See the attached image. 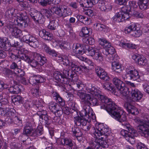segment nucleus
<instances>
[{
    "instance_id": "7",
    "label": "nucleus",
    "mask_w": 149,
    "mask_h": 149,
    "mask_svg": "<svg viewBox=\"0 0 149 149\" xmlns=\"http://www.w3.org/2000/svg\"><path fill=\"white\" fill-rule=\"evenodd\" d=\"M51 11L59 17H63L69 15L71 13L69 8H64L61 5L55 6L51 8Z\"/></svg>"
},
{
    "instance_id": "40",
    "label": "nucleus",
    "mask_w": 149,
    "mask_h": 149,
    "mask_svg": "<svg viewBox=\"0 0 149 149\" xmlns=\"http://www.w3.org/2000/svg\"><path fill=\"white\" fill-rule=\"evenodd\" d=\"M91 30V29L87 27H83L79 33V35L82 37H85L86 35H88Z\"/></svg>"
},
{
    "instance_id": "43",
    "label": "nucleus",
    "mask_w": 149,
    "mask_h": 149,
    "mask_svg": "<svg viewBox=\"0 0 149 149\" xmlns=\"http://www.w3.org/2000/svg\"><path fill=\"white\" fill-rule=\"evenodd\" d=\"M9 91L12 93L17 94L21 91V90L19 88V87H18L17 85H16L14 86L10 87L9 88Z\"/></svg>"
},
{
    "instance_id": "48",
    "label": "nucleus",
    "mask_w": 149,
    "mask_h": 149,
    "mask_svg": "<svg viewBox=\"0 0 149 149\" xmlns=\"http://www.w3.org/2000/svg\"><path fill=\"white\" fill-rule=\"evenodd\" d=\"M67 66H68V68H71L72 70H74L77 72L80 71V68H79V67L77 66L72 62H70L69 61L68 64Z\"/></svg>"
},
{
    "instance_id": "36",
    "label": "nucleus",
    "mask_w": 149,
    "mask_h": 149,
    "mask_svg": "<svg viewBox=\"0 0 149 149\" xmlns=\"http://www.w3.org/2000/svg\"><path fill=\"white\" fill-rule=\"evenodd\" d=\"M56 59L59 62H62L63 64L65 65H67L69 63V60L67 56L64 55L62 56H57Z\"/></svg>"
},
{
    "instance_id": "5",
    "label": "nucleus",
    "mask_w": 149,
    "mask_h": 149,
    "mask_svg": "<svg viewBox=\"0 0 149 149\" xmlns=\"http://www.w3.org/2000/svg\"><path fill=\"white\" fill-rule=\"evenodd\" d=\"M135 120L139 124L137 127L139 132L143 134L145 136L149 138V116L145 115L143 119L140 120L137 118Z\"/></svg>"
},
{
    "instance_id": "17",
    "label": "nucleus",
    "mask_w": 149,
    "mask_h": 149,
    "mask_svg": "<svg viewBox=\"0 0 149 149\" xmlns=\"http://www.w3.org/2000/svg\"><path fill=\"white\" fill-rule=\"evenodd\" d=\"M97 75L101 79L105 81H109L110 78L107 73L103 69L100 67H98L96 70Z\"/></svg>"
},
{
    "instance_id": "26",
    "label": "nucleus",
    "mask_w": 149,
    "mask_h": 149,
    "mask_svg": "<svg viewBox=\"0 0 149 149\" xmlns=\"http://www.w3.org/2000/svg\"><path fill=\"white\" fill-rule=\"evenodd\" d=\"M33 19L40 24H42L44 22V18L42 12H37L35 15H33L32 13L30 14Z\"/></svg>"
},
{
    "instance_id": "11",
    "label": "nucleus",
    "mask_w": 149,
    "mask_h": 149,
    "mask_svg": "<svg viewBox=\"0 0 149 149\" xmlns=\"http://www.w3.org/2000/svg\"><path fill=\"white\" fill-rule=\"evenodd\" d=\"M129 17V14L121 10V11L116 13L113 19L114 22H120L127 19Z\"/></svg>"
},
{
    "instance_id": "13",
    "label": "nucleus",
    "mask_w": 149,
    "mask_h": 149,
    "mask_svg": "<svg viewBox=\"0 0 149 149\" xmlns=\"http://www.w3.org/2000/svg\"><path fill=\"white\" fill-rule=\"evenodd\" d=\"M122 125L125 127L128 130L130 134V138L131 139L130 143L132 144L134 141V139L135 137L136 136L137 134L136 130L134 129L128 123L125 124H122Z\"/></svg>"
},
{
    "instance_id": "61",
    "label": "nucleus",
    "mask_w": 149,
    "mask_h": 149,
    "mask_svg": "<svg viewBox=\"0 0 149 149\" xmlns=\"http://www.w3.org/2000/svg\"><path fill=\"white\" fill-rule=\"evenodd\" d=\"M32 104V103L30 101L26 100L24 102L23 105L26 109H29L30 108Z\"/></svg>"
},
{
    "instance_id": "29",
    "label": "nucleus",
    "mask_w": 149,
    "mask_h": 149,
    "mask_svg": "<svg viewBox=\"0 0 149 149\" xmlns=\"http://www.w3.org/2000/svg\"><path fill=\"white\" fill-rule=\"evenodd\" d=\"M43 129L42 127L39 126L37 129L33 130L32 132V133L31 135L32 137L36 138L39 136L41 135L43 133Z\"/></svg>"
},
{
    "instance_id": "51",
    "label": "nucleus",
    "mask_w": 149,
    "mask_h": 149,
    "mask_svg": "<svg viewBox=\"0 0 149 149\" xmlns=\"http://www.w3.org/2000/svg\"><path fill=\"white\" fill-rule=\"evenodd\" d=\"M93 56V58L95 60L102 61L103 60L102 55L100 52H99V50H97L95 52V54Z\"/></svg>"
},
{
    "instance_id": "58",
    "label": "nucleus",
    "mask_w": 149,
    "mask_h": 149,
    "mask_svg": "<svg viewBox=\"0 0 149 149\" xmlns=\"http://www.w3.org/2000/svg\"><path fill=\"white\" fill-rule=\"evenodd\" d=\"M40 118H42V120H44L43 121V122H44V123H45V125L46 126H48L50 124V123L49 121V118L47 114L44 115L43 116H40Z\"/></svg>"
},
{
    "instance_id": "49",
    "label": "nucleus",
    "mask_w": 149,
    "mask_h": 149,
    "mask_svg": "<svg viewBox=\"0 0 149 149\" xmlns=\"http://www.w3.org/2000/svg\"><path fill=\"white\" fill-rule=\"evenodd\" d=\"M120 134L124 136L126 140L130 143L131 139H130V138L129 132L125 130H123L120 132Z\"/></svg>"
},
{
    "instance_id": "31",
    "label": "nucleus",
    "mask_w": 149,
    "mask_h": 149,
    "mask_svg": "<svg viewBox=\"0 0 149 149\" xmlns=\"http://www.w3.org/2000/svg\"><path fill=\"white\" fill-rule=\"evenodd\" d=\"M111 66L112 70L116 72H119L122 70L120 65L117 59L112 62Z\"/></svg>"
},
{
    "instance_id": "56",
    "label": "nucleus",
    "mask_w": 149,
    "mask_h": 149,
    "mask_svg": "<svg viewBox=\"0 0 149 149\" xmlns=\"http://www.w3.org/2000/svg\"><path fill=\"white\" fill-rule=\"evenodd\" d=\"M106 27L105 25L101 24L96 23L94 25V28L97 31H102Z\"/></svg>"
},
{
    "instance_id": "46",
    "label": "nucleus",
    "mask_w": 149,
    "mask_h": 149,
    "mask_svg": "<svg viewBox=\"0 0 149 149\" xmlns=\"http://www.w3.org/2000/svg\"><path fill=\"white\" fill-rule=\"evenodd\" d=\"M103 87L105 90L110 91L113 92L114 91V89L113 88L112 84L109 82H106L102 85Z\"/></svg>"
},
{
    "instance_id": "32",
    "label": "nucleus",
    "mask_w": 149,
    "mask_h": 149,
    "mask_svg": "<svg viewBox=\"0 0 149 149\" xmlns=\"http://www.w3.org/2000/svg\"><path fill=\"white\" fill-rule=\"evenodd\" d=\"M52 95L54 99L56 100V102L61 105L63 106L64 105L63 100L57 92H53L52 93Z\"/></svg>"
},
{
    "instance_id": "54",
    "label": "nucleus",
    "mask_w": 149,
    "mask_h": 149,
    "mask_svg": "<svg viewBox=\"0 0 149 149\" xmlns=\"http://www.w3.org/2000/svg\"><path fill=\"white\" fill-rule=\"evenodd\" d=\"M58 44L61 49H65L69 46L68 43L65 41L61 42L60 40L58 41Z\"/></svg>"
},
{
    "instance_id": "15",
    "label": "nucleus",
    "mask_w": 149,
    "mask_h": 149,
    "mask_svg": "<svg viewBox=\"0 0 149 149\" xmlns=\"http://www.w3.org/2000/svg\"><path fill=\"white\" fill-rule=\"evenodd\" d=\"M7 28L8 29L13 36L18 38L20 37L22 35L21 30L14 26L10 24H8Z\"/></svg>"
},
{
    "instance_id": "23",
    "label": "nucleus",
    "mask_w": 149,
    "mask_h": 149,
    "mask_svg": "<svg viewBox=\"0 0 149 149\" xmlns=\"http://www.w3.org/2000/svg\"><path fill=\"white\" fill-rule=\"evenodd\" d=\"M39 35L45 40H50L53 38L52 34L46 31L45 29H42L39 31Z\"/></svg>"
},
{
    "instance_id": "14",
    "label": "nucleus",
    "mask_w": 149,
    "mask_h": 149,
    "mask_svg": "<svg viewBox=\"0 0 149 149\" xmlns=\"http://www.w3.org/2000/svg\"><path fill=\"white\" fill-rule=\"evenodd\" d=\"M137 8V6L135 1H130L122 8V10L129 14L130 12L134 11V9Z\"/></svg>"
},
{
    "instance_id": "19",
    "label": "nucleus",
    "mask_w": 149,
    "mask_h": 149,
    "mask_svg": "<svg viewBox=\"0 0 149 149\" xmlns=\"http://www.w3.org/2000/svg\"><path fill=\"white\" fill-rule=\"evenodd\" d=\"M45 81V79L39 75H34L31 77L29 80L31 84H33L38 83H42Z\"/></svg>"
},
{
    "instance_id": "10",
    "label": "nucleus",
    "mask_w": 149,
    "mask_h": 149,
    "mask_svg": "<svg viewBox=\"0 0 149 149\" xmlns=\"http://www.w3.org/2000/svg\"><path fill=\"white\" fill-rule=\"evenodd\" d=\"M95 137L96 139L93 144V148H95L94 149H100V146L104 148H107L108 147L109 145H111V143L109 141L104 140V136L101 137Z\"/></svg>"
},
{
    "instance_id": "52",
    "label": "nucleus",
    "mask_w": 149,
    "mask_h": 149,
    "mask_svg": "<svg viewBox=\"0 0 149 149\" xmlns=\"http://www.w3.org/2000/svg\"><path fill=\"white\" fill-rule=\"evenodd\" d=\"M53 77L56 80L58 81H61L63 80V78L62 76V73L59 72H54L53 74Z\"/></svg>"
},
{
    "instance_id": "33",
    "label": "nucleus",
    "mask_w": 149,
    "mask_h": 149,
    "mask_svg": "<svg viewBox=\"0 0 149 149\" xmlns=\"http://www.w3.org/2000/svg\"><path fill=\"white\" fill-rule=\"evenodd\" d=\"M33 130V129L31 127V124L29 123H27L24 128L23 130L24 134L26 136L31 135Z\"/></svg>"
},
{
    "instance_id": "1",
    "label": "nucleus",
    "mask_w": 149,
    "mask_h": 149,
    "mask_svg": "<svg viewBox=\"0 0 149 149\" xmlns=\"http://www.w3.org/2000/svg\"><path fill=\"white\" fill-rule=\"evenodd\" d=\"M80 97L82 102L87 105H84L83 109L80 112L79 114L81 117L78 116L74 117L75 124L78 126L82 127L83 130L85 131L88 130L91 127L88 123L87 124V121L88 120H95L96 117L93 113L92 109L89 106V104L91 100V95L89 94L83 93H80Z\"/></svg>"
},
{
    "instance_id": "59",
    "label": "nucleus",
    "mask_w": 149,
    "mask_h": 149,
    "mask_svg": "<svg viewBox=\"0 0 149 149\" xmlns=\"http://www.w3.org/2000/svg\"><path fill=\"white\" fill-rule=\"evenodd\" d=\"M69 105L71 109L75 111V113H77V105L74 102H72L69 103Z\"/></svg>"
},
{
    "instance_id": "44",
    "label": "nucleus",
    "mask_w": 149,
    "mask_h": 149,
    "mask_svg": "<svg viewBox=\"0 0 149 149\" xmlns=\"http://www.w3.org/2000/svg\"><path fill=\"white\" fill-rule=\"evenodd\" d=\"M69 70L67 69V70H64L63 72V74H62L63 80H62V82L65 84H67V82L66 81H67L68 79L67 77H68L69 76Z\"/></svg>"
},
{
    "instance_id": "45",
    "label": "nucleus",
    "mask_w": 149,
    "mask_h": 149,
    "mask_svg": "<svg viewBox=\"0 0 149 149\" xmlns=\"http://www.w3.org/2000/svg\"><path fill=\"white\" fill-rule=\"evenodd\" d=\"M12 100L13 102L15 105H18L19 104L22 103V98L20 96H14L12 97Z\"/></svg>"
},
{
    "instance_id": "25",
    "label": "nucleus",
    "mask_w": 149,
    "mask_h": 149,
    "mask_svg": "<svg viewBox=\"0 0 149 149\" xmlns=\"http://www.w3.org/2000/svg\"><path fill=\"white\" fill-rule=\"evenodd\" d=\"M118 91L124 98L128 99L130 98V92L128 88L125 86V85L119 88Z\"/></svg>"
},
{
    "instance_id": "35",
    "label": "nucleus",
    "mask_w": 149,
    "mask_h": 149,
    "mask_svg": "<svg viewBox=\"0 0 149 149\" xmlns=\"http://www.w3.org/2000/svg\"><path fill=\"white\" fill-rule=\"evenodd\" d=\"M112 81L113 84L116 86L118 90L125 85L122 81L117 77L113 78Z\"/></svg>"
},
{
    "instance_id": "53",
    "label": "nucleus",
    "mask_w": 149,
    "mask_h": 149,
    "mask_svg": "<svg viewBox=\"0 0 149 149\" xmlns=\"http://www.w3.org/2000/svg\"><path fill=\"white\" fill-rule=\"evenodd\" d=\"M83 41L87 44L93 45L95 42V40L92 38H85L83 39Z\"/></svg>"
},
{
    "instance_id": "28",
    "label": "nucleus",
    "mask_w": 149,
    "mask_h": 149,
    "mask_svg": "<svg viewBox=\"0 0 149 149\" xmlns=\"http://www.w3.org/2000/svg\"><path fill=\"white\" fill-rule=\"evenodd\" d=\"M8 39L6 37L1 38L0 37V47H2L4 46L6 43ZM6 53L2 50H0V58H3L6 56Z\"/></svg>"
},
{
    "instance_id": "39",
    "label": "nucleus",
    "mask_w": 149,
    "mask_h": 149,
    "mask_svg": "<svg viewBox=\"0 0 149 149\" xmlns=\"http://www.w3.org/2000/svg\"><path fill=\"white\" fill-rule=\"evenodd\" d=\"M79 3L81 6L85 8H89L92 6L90 0H81Z\"/></svg>"
},
{
    "instance_id": "16",
    "label": "nucleus",
    "mask_w": 149,
    "mask_h": 149,
    "mask_svg": "<svg viewBox=\"0 0 149 149\" xmlns=\"http://www.w3.org/2000/svg\"><path fill=\"white\" fill-rule=\"evenodd\" d=\"M131 94L132 100L134 102H138L143 96L142 93L135 88L132 89Z\"/></svg>"
},
{
    "instance_id": "27",
    "label": "nucleus",
    "mask_w": 149,
    "mask_h": 149,
    "mask_svg": "<svg viewBox=\"0 0 149 149\" xmlns=\"http://www.w3.org/2000/svg\"><path fill=\"white\" fill-rule=\"evenodd\" d=\"M12 114V113L11 112L10 108H0V115L1 116L11 117Z\"/></svg>"
},
{
    "instance_id": "34",
    "label": "nucleus",
    "mask_w": 149,
    "mask_h": 149,
    "mask_svg": "<svg viewBox=\"0 0 149 149\" xmlns=\"http://www.w3.org/2000/svg\"><path fill=\"white\" fill-rule=\"evenodd\" d=\"M59 141H60L59 143L60 144L68 146L70 147H72L73 145L72 140L68 138L60 139Z\"/></svg>"
},
{
    "instance_id": "20",
    "label": "nucleus",
    "mask_w": 149,
    "mask_h": 149,
    "mask_svg": "<svg viewBox=\"0 0 149 149\" xmlns=\"http://www.w3.org/2000/svg\"><path fill=\"white\" fill-rule=\"evenodd\" d=\"M10 68L14 70V72L15 74L19 77H22L25 74L24 72L22 70L18 68L17 64L15 62H13L10 65Z\"/></svg>"
},
{
    "instance_id": "63",
    "label": "nucleus",
    "mask_w": 149,
    "mask_h": 149,
    "mask_svg": "<svg viewBox=\"0 0 149 149\" xmlns=\"http://www.w3.org/2000/svg\"><path fill=\"white\" fill-rule=\"evenodd\" d=\"M106 3L103 1H100L99 3V8L102 11H106V8L105 7Z\"/></svg>"
},
{
    "instance_id": "47",
    "label": "nucleus",
    "mask_w": 149,
    "mask_h": 149,
    "mask_svg": "<svg viewBox=\"0 0 149 149\" xmlns=\"http://www.w3.org/2000/svg\"><path fill=\"white\" fill-rule=\"evenodd\" d=\"M105 51L107 54H114L115 52V49L110 44H108L107 46H106Z\"/></svg>"
},
{
    "instance_id": "38",
    "label": "nucleus",
    "mask_w": 149,
    "mask_h": 149,
    "mask_svg": "<svg viewBox=\"0 0 149 149\" xmlns=\"http://www.w3.org/2000/svg\"><path fill=\"white\" fill-rule=\"evenodd\" d=\"M59 107L58 105L54 102H51L49 104V109L51 111L54 112L57 111Z\"/></svg>"
},
{
    "instance_id": "3",
    "label": "nucleus",
    "mask_w": 149,
    "mask_h": 149,
    "mask_svg": "<svg viewBox=\"0 0 149 149\" xmlns=\"http://www.w3.org/2000/svg\"><path fill=\"white\" fill-rule=\"evenodd\" d=\"M86 89L88 93H90L94 98L92 99L91 98V100L89 104H92L93 105H97L98 104V101L97 98H98L100 101V105L101 108L102 109H103L106 110L105 109H104L101 107V104H102V100H103L104 101L106 98L108 99L109 100V102H112L111 99L108 98L107 97L100 94L101 91L96 88L94 86H92L91 85H89L87 87Z\"/></svg>"
},
{
    "instance_id": "41",
    "label": "nucleus",
    "mask_w": 149,
    "mask_h": 149,
    "mask_svg": "<svg viewBox=\"0 0 149 149\" xmlns=\"http://www.w3.org/2000/svg\"><path fill=\"white\" fill-rule=\"evenodd\" d=\"M136 63L139 65H146L147 64V61L144 57L140 55L138 57Z\"/></svg>"
},
{
    "instance_id": "50",
    "label": "nucleus",
    "mask_w": 149,
    "mask_h": 149,
    "mask_svg": "<svg viewBox=\"0 0 149 149\" xmlns=\"http://www.w3.org/2000/svg\"><path fill=\"white\" fill-rule=\"evenodd\" d=\"M98 42L99 44L103 46V48L105 49L106 48V46H107L108 44H110V43L104 38H100L99 39Z\"/></svg>"
},
{
    "instance_id": "37",
    "label": "nucleus",
    "mask_w": 149,
    "mask_h": 149,
    "mask_svg": "<svg viewBox=\"0 0 149 149\" xmlns=\"http://www.w3.org/2000/svg\"><path fill=\"white\" fill-rule=\"evenodd\" d=\"M30 40V41L28 44L30 46L35 48L39 46V42L34 37L31 35Z\"/></svg>"
},
{
    "instance_id": "21",
    "label": "nucleus",
    "mask_w": 149,
    "mask_h": 149,
    "mask_svg": "<svg viewBox=\"0 0 149 149\" xmlns=\"http://www.w3.org/2000/svg\"><path fill=\"white\" fill-rule=\"evenodd\" d=\"M119 45L122 48L131 49H135L136 47L134 44L129 43L127 40L125 39L122 40L120 41Z\"/></svg>"
},
{
    "instance_id": "22",
    "label": "nucleus",
    "mask_w": 149,
    "mask_h": 149,
    "mask_svg": "<svg viewBox=\"0 0 149 149\" xmlns=\"http://www.w3.org/2000/svg\"><path fill=\"white\" fill-rule=\"evenodd\" d=\"M125 107L127 111L129 113L134 115H137L139 113L137 109L129 102H127L125 104Z\"/></svg>"
},
{
    "instance_id": "30",
    "label": "nucleus",
    "mask_w": 149,
    "mask_h": 149,
    "mask_svg": "<svg viewBox=\"0 0 149 149\" xmlns=\"http://www.w3.org/2000/svg\"><path fill=\"white\" fill-rule=\"evenodd\" d=\"M148 0H139L138 4L140 9L143 10H146L148 8Z\"/></svg>"
},
{
    "instance_id": "18",
    "label": "nucleus",
    "mask_w": 149,
    "mask_h": 149,
    "mask_svg": "<svg viewBox=\"0 0 149 149\" xmlns=\"http://www.w3.org/2000/svg\"><path fill=\"white\" fill-rule=\"evenodd\" d=\"M17 10L14 8H10L8 9L6 12L5 15L7 18L10 19H14V21H17V19L16 13Z\"/></svg>"
},
{
    "instance_id": "55",
    "label": "nucleus",
    "mask_w": 149,
    "mask_h": 149,
    "mask_svg": "<svg viewBox=\"0 0 149 149\" xmlns=\"http://www.w3.org/2000/svg\"><path fill=\"white\" fill-rule=\"evenodd\" d=\"M107 58L109 61L112 63V62L115 61L118 59L117 56L113 54H107Z\"/></svg>"
},
{
    "instance_id": "60",
    "label": "nucleus",
    "mask_w": 149,
    "mask_h": 149,
    "mask_svg": "<svg viewBox=\"0 0 149 149\" xmlns=\"http://www.w3.org/2000/svg\"><path fill=\"white\" fill-rule=\"evenodd\" d=\"M43 16L45 15L47 17H49L51 15L50 11L46 9H42L41 10Z\"/></svg>"
},
{
    "instance_id": "12",
    "label": "nucleus",
    "mask_w": 149,
    "mask_h": 149,
    "mask_svg": "<svg viewBox=\"0 0 149 149\" xmlns=\"http://www.w3.org/2000/svg\"><path fill=\"white\" fill-rule=\"evenodd\" d=\"M21 59L24 60L26 62L30 63V65L32 67L38 69L39 71H42V67H41V65L37 61L35 60H31L30 58L27 56L23 54L21 56Z\"/></svg>"
},
{
    "instance_id": "57",
    "label": "nucleus",
    "mask_w": 149,
    "mask_h": 149,
    "mask_svg": "<svg viewBox=\"0 0 149 149\" xmlns=\"http://www.w3.org/2000/svg\"><path fill=\"white\" fill-rule=\"evenodd\" d=\"M16 16L17 19L18 20L16 21L17 22H18L19 20L22 21H24L27 17V16L24 15L23 14L17 13V14Z\"/></svg>"
},
{
    "instance_id": "2",
    "label": "nucleus",
    "mask_w": 149,
    "mask_h": 149,
    "mask_svg": "<svg viewBox=\"0 0 149 149\" xmlns=\"http://www.w3.org/2000/svg\"><path fill=\"white\" fill-rule=\"evenodd\" d=\"M102 100L103 103L101 104V107L106 109L107 111L113 118L120 123H124L123 124L127 123L125 113L118 109L114 102H109V100L107 98L104 101L103 100Z\"/></svg>"
},
{
    "instance_id": "64",
    "label": "nucleus",
    "mask_w": 149,
    "mask_h": 149,
    "mask_svg": "<svg viewBox=\"0 0 149 149\" xmlns=\"http://www.w3.org/2000/svg\"><path fill=\"white\" fill-rule=\"evenodd\" d=\"M14 123L15 124L19 126H21L22 125V120L18 117L15 116L13 118Z\"/></svg>"
},
{
    "instance_id": "8",
    "label": "nucleus",
    "mask_w": 149,
    "mask_h": 149,
    "mask_svg": "<svg viewBox=\"0 0 149 149\" xmlns=\"http://www.w3.org/2000/svg\"><path fill=\"white\" fill-rule=\"evenodd\" d=\"M124 32L126 34L130 33L132 36L136 37H139L142 33L140 28L135 24H132L125 28Z\"/></svg>"
},
{
    "instance_id": "9",
    "label": "nucleus",
    "mask_w": 149,
    "mask_h": 149,
    "mask_svg": "<svg viewBox=\"0 0 149 149\" xmlns=\"http://www.w3.org/2000/svg\"><path fill=\"white\" fill-rule=\"evenodd\" d=\"M125 71L126 74L124 76L123 78L124 79L127 78V75H129L130 79L134 81L137 80L140 78V75L138 71L135 69L133 65L128 66L126 68Z\"/></svg>"
},
{
    "instance_id": "62",
    "label": "nucleus",
    "mask_w": 149,
    "mask_h": 149,
    "mask_svg": "<svg viewBox=\"0 0 149 149\" xmlns=\"http://www.w3.org/2000/svg\"><path fill=\"white\" fill-rule=\"evenodd\" d=\"M85 63H87L88 65V67L91 69L93 68L95 65V63L93 62L92 61L89 59H87Z\"/></svg>"
},
{
    "instance_id": "6",
    "label": "nucleus",
    "mask_w": 149,
    "mask_h": 149,
    "mask_svg": "<svg viewBox=\"0 0 149 149\" xmlns=\"http://www.w3.org/2000/svg\"><path fill=\"white\" fill-rule=\"evenodd\" d=\"M94 134L95 136L101 137L104 136V140L107 141H110L109 140H107V136L109 134L111 133L110 129L105 127L103 124H96L94 128Z\"/></svg>"
},
{
    "instance_id": "24",
    "label": "nucleus",
    "mask_w": 149,
    "mask_h": 149,
    "mask_svg": "<svg viewBox=\"0 0 149 149\" xmlns=\"http://www.w3.org/2000/svg\"><path fill=\"white\" fill-rule=\"evenodd\" d=\"M118 91L124 98L128 99L130 98V92L128 88L125 86V85L119 88Z\"/></svg>"
},
{
    "instance_id": "42",
    "label": "nucleus",
    "mask_w": 149,
    "mask_h": 149,
    "mask_svg": "<svg viewBox=\"0 0 149 149\" xmlns=\"http://www.w3.org/2000/svg\"><path fill=\"white\" fill-rule=\"evenodd\" d=\"M57 25V22L56 20L53 19L50 21L49 24L48 26V28L51 30H54L56 29Z\"/></svg>"
},
{
    "instance_id": "4",
    "label": "nucleus",
    "mask_w": 149,
    "mask_h": 149,
    "mask_svg": "<svg viewBox=\"0 0 149 149\" xmlns=\"http://www.w3.org/2000/svg\"><path fill=\"white\" fill-rule=\"evenodd\" d=\"M74 55L83 54L85 53L87 55L93 56L97 50L96 48L88 47L87 45H82L80 44H74L73 48Z\"/></svg>"
}]
</instances>
